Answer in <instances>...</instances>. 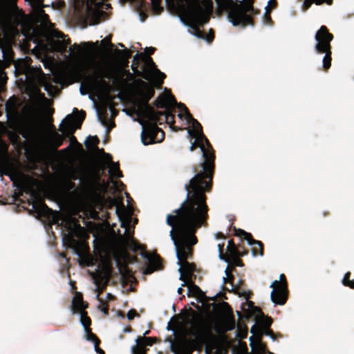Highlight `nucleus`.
<instances>
[{"mask_svg":"<svg viewBox=\"0 0 354 354\" xmlns=\"http://www.w3.org/2000/svg\"><path fill=\"white\" fill-rule=\"evenodd\" d=\"M279 281H277V280H275L274 281H273L271 285H270V287H272V286H279V283H281L283 284H285L286 285V287H288V283H287V281H286V276L283 274H280V277H279Z\"/></svg>","mask_w":354,"mask_h":354,"instance_id":"obj_43","label":"nucleus"},{"mask_svg":"<svg viewBox=\"0 0 354 354\" xmlns=\"http://www.w3.org/2000/svg\"><path fill=\"white\" fill-rule=\"evenodd\" d=\"M127 317L129 320H132L136 317H139L140 315L138 313V312L135 309H131L127 313Z\"/></svg>","mask_w":354,"mask_h":354,"instance_id":"obj_47","label":"nucleus"},{"mask_svg":"<svg viewBox=\"0 0 354 354\" xmlns=\"http://www.w3.org/2000/svg\"><path fill=\"white\" fill-rule=\"evenodd\" d=\"M71 44L70 39L66 40L63 39L62 41H57L58 50L62 53L66 52L68 48V46Z\"/></svg>","mask_w":354,"mask_h":354,"instance_id":"obj_40","label":"nucleus"},{"mask_svg":"<svg viewBox=\"0 0 354 354\" xmlns=\"http://www.w3.org/2000/svg\"><path fill=\"white\" fill-rule=\"evenodd\" d=\"M145 50L147 54L150 55L154 53L156 48L153 47H147Z\"/></svg>","mask_w":354,"mask_h":354,"instance_id":"obj_55","label":"nucleus"},{"mask_svg":"<svg viewBox=\"0 0 354 354\" xmlns=\"http://www.w3.org/2000/svg\"><path fill=\"white\" fill-rule=\"evenodd\" d=\"M178 354H180L181 352V337H182V328L183 326L180 319H181V313H178Z\"/></svg>","mask_w":354,"mask_h":354,"instance_id":"obj_41","label":"nucleus"},{"mask_svg":"<svg viewBox=\"0 0 354 354\" xmlns=\"http://www.w3.org/2000/svg\"><path fill=\"white\" fill-rule=\"evenodd\" d=\"M324 53H325V55L323 58V68L325 70V71H328L330 66H331V60H332V57H331V55H332V51H331V48H328L326 50V52H324Z\"/></svg>","mask_w":354,"mask_h":354,"instance_id":"obj_30","label":"nucleus"},{"mask_svg":"<svg viewBox=\"0 0 354 354\" xmlns=\"http://www.w3.org/2000/svg\"><path fill=\"white\" fill-rule=\"evenodd\" d=\"M36 75L37 76V79H38V81L39 82V83L44 86V88L46 91H48V85H46L45 84V82H46V75L44 74V73L43 72V71L41 70V68H39V69H37L36 71Z\"/></svg>","mask_w":354,"mask_h":354,"instance_id":"obj_37","label":"nucleus"},{"mask_svg":"<svg viewBox=\"0 0 354 354\" xmlns=\"http://www.w3.org/2000/svg\"><path fill=\"white\" fill-rule=\"evenodd\" d=\"M102 44H107V45H109L111 46H113V44L111 42L110 39H109L108 38H105V39H102Z\"/></svg>","mask_w":354,"mask_h":354,"instance_id":"obj_59","label":"nucleus"},{"mask_svg":"<svg viewBox=\"0 0 354 354\" xmlns=\"http://www.w3.org/2000/svg\"><path fill=\"white\" fill-rule=\"evenodd\" d=\"M98 308L101 310V311L105 314V315H108L109 313V305L104 302V304H102L100 306H98Z\"/></svg>","mask_w":354,"mask_h":354,"instance_id":"obj_49","label":"nucleus"},{"mask_svg":"<svg viewBox=\"0 0 354 354\" xmlns=\"http://www.w3.org/2000/svg\"><path fill=\"white\" fill-rule=\"evenodd\" d=\"M158 341L156 337H138L136 339V345L133 346H140V348L144 351V353L147 354V349L145 348L146 346H152Z\"/></svg>","mask_w":354,"mask_h":354,"instance_id":"obj_25","label":"nucleus"},{"mask_svg":"<svg viewBox=\"0 0 354 354\" xmlns=\"http://www.w3.org/2000/svg\"><path fill=\"white\" fill-rule=\"evenodd\" d=\"M140 346H132L131 347V352H132V354H146V353H144V351H142L140 348Z\"/></svg>","mask_w":354,"mask_h":354,"instance_id":"obj_50","label":"nucleus"},{"mask_svg":"<svg viewBox=\"0 0 354 354\" xmlns=\"http://www.w3.org/2000/svg\"><path fill=\"white\" fill-rule=\"evenodd\" d=\"M225 274L227 276V277H223V283H232L234 279V277L232 274H230V272L228 270V267L225 270Z\"/></svg>","mask_w":354,"mask_h":354,"instance_id":"obj_46","label":"nucleus"},{"mask_svg":"<svg viewBox=\"0 0 354 354\" xmlns=\"http://www.w3.org/2000/svg\"><path fill=\"white\" fill-rule=\"evenodd\" d=\"M67 184H68V187L70 189L75 188V183L74 182H73L72 180H68Z\"/></svg>","mask_w":354,"mask_h":354,"instance_id":"obj_61","label":"nucleus"},{"mask_svg":"<svg viewBox=\"0 0 354 354\" xmlns=\"http://www.w3.org/2000/svg\"><path fill=\"white\" fill-rule=\"evenodd\" d=\"M88 307L83 300V296L80 292H76L72 301V310L74 313H78L84 310Z\"/></svg>","mask_w":354,"mask_h":354,"instance_id":"obj_21","label":"nucleus"},{"mask_svg":"<svg viewBox=\"0 0 354 354\" xmlns=\"http://www.w3.org/2000/svg\"><path fill=\"white\" fill-rule=\"evenodd\" d=\"M0 175L2 180L3 179V175L8 176L10 180L12 182L14 187L18 188L21 186V183L19 180V173L12 165L6 163L3 170L0 169Z\"/></svg>","mask_w":354,"mask_h":354,"instance_id":"obj_17","label":"nucleus"},{"mask_svg":"<svg viewBox=\"0 0 354 354\" xmlns=\"http://www.w3.org/2000/svg\"><path fill=\"white\" fill-rule=\"evenodd\" d=\"M168 104H169L168 100L165 97H163L161 96H159L158 97H157V99L154 101V104L157 108L165 109V110L163 112H166L169 115H173L174 117V115L169 113V111L167 109Z\"/></svg>","mask_w":354,"mask_h":354,"instance_id":"obj_29","label":"nucleus"},{"mask_svg":"<svg viewBox=\"0 0 354 354\" xmlns=\"http://www.w3.org/2000/svg\"><path fill=\"white\" fill-rule=\"evenodd\" d=\"M80 314V321L84 329L90 328V326L91 324V319L87 315V313L85 310H82L79 312Z\"/></svg>","mask_w":354,"mask_h":354,"instance_id":"obj_31","label":"nucleus"},{"mask_svg":"<svg viewBox=\"0 0 354 354\" xmlns=\"http://www.w3.org/2000/svg\"><path fill=\"white\" fill-rule=\"evenodd\" d=\"M173 213L175 214H169L167 216V223L171 227L170 236L175 246L176 252L177 253V209H174Z\"/></svg>","mask_w":354,"mask_h":354,"instance_id":"obj_20","label":"nucleus"},{"mask_svg":"<svg viewBox=\"0 0 354 354\" xmlns=\"http://www.w3.org/2000/svg\"><path fill=\"white\" fill-rule=\"evenodd\" d=\"M32 207L39 215L49 218L53 214V210L42 201L33 203Z\"/></svg>","mask_w":354,"mask_h":354,"instance_id":"obj_26","label":"nucleus"},{"mask_svg":"<svg viewBox=\"0 0 354 354\" xmlns=\"http://www.w3.org/2000/svg\"><path fill=\"white\" fill-rule=\"evenodd\" d=\"M163 122L171 123V127L174 131H177L174 126L175 120L169 119L167 120L152 121L142 124V131L141 133V140L144 145L153 144L156 142H161L165 138V132L157 126V123L162 124Z\"/></svg>","mask_w":354,"mask_h":354,"instance_id":"obj_5","label":"nucleus"},{"mask_svg":"<svg viewBox=\"0 0 354 354\" xmlns=\"http://www.w3.org/2000/svg\"><path fill=\"white\" fill-rule=\"evenodd\" d=\"M8 4L11 6H15L17 5V0H4Z\"/></svg>","mask_w":354,"mask_h":354,"instance_id":"obj_60","label":"nucleus"},{"mask_svg":"<svg viewBox=\"0 0 354 354\" xmlns=\"http://www.w3.org/2000/svg\"><path fill=\"white\" fill-rule=\"evenodd\" d=\"M100 344H99V342L95 343V351H96L97 354H105L104 351L101 348H100Z\"/></svg>","mask_w":354,"mask_h":354,"instance_id":"obj_52","label":"nucleus"},{"mask_svg":"<svg viewBox=\"0 0 354 354\" xmlns=\"http://www.w3.org/2000/svg\"><path fill=\"white\" fill-rule=\"evenodd\" d=\"M238 294L239 295V296L244 297L247 300H248L250 298L251 295H252V293L250 292H246L245 290H243L242 292H239Z\"/></svg>","mask_w":354,"mask_h":354,"instance_id":"obj_51","label":"nucleus"},{"mask_svg":"<svg viewBox=\"0 0 354 354\" xmlns=\"http://www.w3.org/2000/svg\"><path fill=\"white\" fill-rule=\"evenodd\" d=\"M325 0H304L302 5L303 11H306L308 10L312 4L315 3L317 5H321L324 3Z\"/></svg>","mask_w":354,"mask_h":354,"instance_id":"obj_38","label":"nucleus"},{"mask_svg":"<svg viewBox=\"0 0 354 354\" xmlns=\"http://www.w3.org/2000/svg\"><path fill=\"white\" fill-rule=\"evenodd\" d=\"M107 202L109 203V208L110 209L116 205V201L111 198H108Z\"/></svg>","mask_w":354,"mask_h":354,"instance_id":"obj_54","label":"nucleus"},{"mask_svg":"<svg viewBox=\"0 0 354 354\" xmlns=\"http://www.w3.org/2000/svg\"><path fill=\"white\" fill-rule=\"evenodd\" d=\"M266 346L261 341H259L257 345L256 354L257 353H266Z\"/></svg>","mask_w":354,"mask_h":354,"instance_id":"obj_45","label":"nucleus"},{"mask_svg":"<svg viewBox=\"0 0 354 354\" xmlns=\"http://www.w3.org/2000/svg\"><path fill=\"white\" fill-rule=\"evenodd\" d=\"M140 71H149L150 76L147 80L156 79L159 85L162 84L163 80L166 77L165 73L159 71L153 59L149 56L145 55L144 64L142 66Z\"/></svg>","mask_w":354,"mask_h":354,"instance_id":"obj_11","label":"nucleus"},{"mask_svg":"<svg viewBox=\"0 0 354 354\" xmlns=\"http://www.w3.org/2000/svg\"><path fill=\"white\" fill-rule=\"evenodd\" d=\"M334 37L328 28L322 26L315 34V39L317 41L315 48L317 53L323 54L327 49L332 48L330 42Z\"/></svg>","mask_w":354,"mask_h":354,"instance_id":"obj_10","label":"nucleus"},{"mask_svg":"<svg viewBox=\"0 0 354 354\" xmlns=\"http://www.w3.org/2000/svg\"><path fill=\"white\" fill-rule=\"evenodd\" d=\"M106 286H107L106 283H104L102 284H99L98 283H97L96 291L97 292V295L96 298L100 301V303L102 304H104V301H103L102 299L100 298V295L106 289Z\"/></svg>","mask_w":354,"mask_h":354,"instance_id":"obj_39","label":"nucleus"},{"mask_svg":"<svg viewBox=\"0 0 354 354\" xmlns=\"http://www.w3.org/2000/svg\"><path fill=\"white\" fill-rule=\"evenodd\" d=\"M344 286L354 289V280H350L348 283L344 282Z\"/></svg>","mask_w":354,"mask_h":354,"instance_id":"obj_58","label":"nucleus"},{"mask_svg":"<svg viewBox=\"0 0 354 354\" xmlns=\"http://www.w3.org/2000/svg\"><path fill=\"white\" fill-rule=\"evenodd\" d=\"M350 277H351V272H347L344 274V279L342 280V283L344 285V282L345 283H348L351 280Z\"/></svg>","mask_w":354,"mask_h":354,"instance_id":"obj_53","label":"nucleus"},{"mask_svg":"<svg viewBox=\"0 0 354 354\" xmlns=\"http://www.w3.org/2000/svg\"><path fill=\"white\" fill-rule=\"evenodd\" d=\"M104 168H100L97 171H93L88 178L84 183L81 188L83 194H91L96 191L97 186L99 185L101 175L104 172Z\"/></svg>","mask_w":354,"mask_h":354,"instance_id":"obj_14","label":"nucleus"},{"mask_svg":"<svg viewBox=\"0 0 354 354\" xmlns=\"http://www.w3.org/2000/svg\"><path fill=\"white\" fill-rule=\"evenodd\" d=\"M101 151L107 158V160L111 163V167L109 170V173L111 176L115 178H120L123 176L122 171L120 169L118 162H114L112 161V156L110 153H105L103 149Z\"/></svg>","mask_w":354,"mask_h":354,"instance_id":"obj_23","label":"nucleus"},{"mask_svg":"<svg viewBox=\"0 0 354 354\" xmlns=\"http://www.w3.org/2000/svg\"><path fill=\"white\" fill-rule=\"evenodd\" d=\"M106 299L109 301L111 300H113L114 299V296L113 295H111V293H107L106 294Z\"/></svg>","mask_w":354,"mask_h":354,"instance_id":"obj_64","label":"nucleus"},{"mask_svg":"<svg viewBox=\"0 0 354 354\" xmlns=\"http://www.w3.org/2000/svg\"><path fill=\"white\" fill-rule=\"evenodd\" d=\"M90 13H92L95 17V21L93 24H97L100 22V17L97 13H95L94 11L91 10Z\"/></svg>","mask_w":354,"mask_h":354,"instance_id":"obj_56","label":"nucleus"},{"mask_svg":"<svg viewBox=\"0 0 354 354\" xmlns=\"http://www.w3.org/2000/svg\"><path fill=\"white\" fill-rule=\"evenodd\" d=\"M145 58V55L144 53H136L133 58L131 69L136 76L147 80L150 76L149 72L140 71V70L138 69L140 62H144Z\"/></svg>","mask_w":354,"mask_h":354,"instance_id":"obj_18","label":"nucleus"},{"mask_svg":"<svg viewBox=\"0 0 354 354\" xmlns=\"http://www.w3.org/2000/svg\"><path fill=\"white\" fill-rule=\"evenodd\" d=\"M100 143V140L99 138H97V136H89L88 137V141L86 142H85V145L86 147L89 149L91 146H93L94 147H95L97 150L100 151L101 152H102L101 151V149H99L97 147V145Z\"/></svg>","mask_w":354,"mask_h":354,"instance_id":"obj_36","label":"nucleus"},{"mask_svg":"<svg viewBox=\"0 0 354 354\" xmlns=\"http://www.w3.org/2000/svg\"><path fill=\"white\" fill-rule=\"evenodd\" d=\"M130 219L127 218L125 221H122L121 223V227L125 228V232L124 236L122 237L125 243L128 245L129 248L134 252H140L141 257L147 261L145 270L144 272L146 274H150L155 270L160 269L161 267V259L159 255L157 254H150L147 251L145 245L140 244L133 238V232L129 231Z\"/></svg>","mask_w":354,"mask_h":354,"instance_id":"obj_2","label":"nucleus"},{"mask_svg":"<svg viewBox=\"0 0 354 354\" xmlns=\"http://www.w3.org/2000/svg\"><path fill=\"white\" fill-rule=\"evenodd\" d=\"M117 53L120 55L121 62L124 67L129 66V59L131 57L132 52L127 49L124 48V50H116Z\"/></svg>","mask_w":354,"mask_h":354,"instance_id":"obj_27","label":"nucleus"},{"mask_svg":"<svg viewBox=\"0 0 354 354\" xmlns=\"http://www.w3.org/2000/svg\"><path fill=\"white\" fill-rule=\"evenodd\" d=\"M234 236H239L246 240L249 245L252 246V252L254 256L263 255V244L261 241L253 239L252 234L241 229H236L234 226Z\"/></svg>","mask_w":354,"mask_h":354,"instance_id":"obj_12","label":"nucleus"},{"mask_svg":"<svg viewBox=\"0 0 354 354\" xmlns=\"http://www.w3.org/2000/svg\"><path fill=\"white\" fill-rule=\"evenodd\" d=\"M167 329L171 334L165 337V342L169 344V347L174 354H177V314L174 315L168 322Z\"/></svg>","mask_w":354,"mask_h":354,"instance_id":"obj_13","label":"nucleus"},{"mask_svg":"<svg viewBox=\"0 0 354 354\" xmlns=\"http://www.w3.org/2000/svg\"><path fill=\"white\" fill-rule=\"evenodd\" d=\"M86 118V112L81 110L79 116L68 115L59 125V131L69 138L71 144H78L77 138L73 136L76 129H80L83 121Z\"/></svg>","mask_w":354,"mask_h":354,"instance_id":"obj_6","label":"nucleus"},{"mask_svg":"<svg viewBox=\"0 0 354 354\" xmlns=\"http://www.w3.org/2000/svg\"><path fill=\"white\" fill-rule=\"evenodd\" d=\"M78 179L77 175L76 173L73 172L71 175V180H75Z\"/></svg>","mask_w":354,"mask_h":354,"instance_id":"obj_63","label":"nucleus"},{"mask_svg":"<svg viewBox=\"0 0 354 354\" xmlns=\"http://www.w3.org/2000/svg\"><path fill=\"white\" fill-rule=\"evenodd\" d=\"M243 256L244 254H241V252L230 255V257L231 258L232 263L233 264V266L236 267L243 266V261L240 259V257Z\"/></svg>","mask_w":354,"mask_h":354,"instance_id":"obj_33","label":"nucleus"},{"mask_svg":"<svg viewBox=\"0 0 354 354\" xmlns=\"http://www.w3.org/2000/svg\"><path fill=\"white\" fill-rule=\"evenodd\" d=\"M165 1L168 12L174 16H177V0ZM151 1L153 9H158L160 6L162 0H151Z\"/></svg>","mask_w":354,"mask_h":354,"instance_id":"obj_22","label":"nucleus"},{"mask_svg":"<svg viewBox=\"0 0 354 354\" xmlns=\"http://www.w3.org/2000/svg\"><path fill=\"white\" fill-rule=\"evenodd\" d=\"M107 116H108V113L105 111H104V118L101 120L102 124L104 126L107 124Z\"/></svg>","mask_w":354,"mask_h":354,"instance_id":"obj_62","label":"nucleus"},{"mask_svg":"<svg viewBox=\"0 0 354 354\" xmlns=\"http://www.w3.org/2000/svg\"><path fill=\"white\" fill-rule=\"evenodd\" d=\"M178 119L185 121V127H178V131L187 130V136L191 142L189 150L193 151L197 147L201 150L203 162L201 164L202 170L196 173L185 184L186 198L178 207V272L179 280L183 281V288H178L179 299L193 297L201 291L193 281L196 264L189 262L194 257V247L198 242L196 235L202 226H207L209 207L207 205L205 192L212 188L215 168L214 150L203 131L198 121L194 119L186 105L178 102Z\"/></svg>","mask_w":354,"mask_h":354,"instance_id":"obj_1","label":"nucleus"},{"mask_svg":"<svg viewBox=\"0 0 354 354\" xmlns=\"http://www.w3.org/2000/svg\"><path fill=\"white\" fill-rule=\"evenodd\" d=\"M227 252L229 255L235 254L236 253L241 252V250L237 248L236 245L234 243L232 239L228 241V244L227 246Z\"/></svg>","mask_w":354,"mask_h":354,"instance_id":"obj_35","label":"nucleus"},{"mask_svg":"<svg viewBox=\"0 0 354 354\" xmlns=\"http://www.w3.org/2000/svg\"><path fill=\"white\" fill-rule=\"evenodd\" d=\"M135 73H131L129 70L124 69L122 74L119 76V80L122 82H127V81H134Z\"/></svg>","mask_w":354,"mask_h":354,"instance_id":"obj_32","label":"nucleus"},{"mask_svg":"<svg viewBox=\"0 0 354 354\" xmlns=\"http://www.w3.org/2000/svg\"><path fill=\"white\" fill-rule=\"evenodd\" d=\"M217 8L216 14L218 16L227 15V19L234 26H238L240 21L238 20L237 15L241 14V7L237 6L238 0H215Z\"/></svg>","mask_w":354,"mask_h":354,"instance_id":"obj_8","label":"nucleus"},{"mask_svg":"<svg viewBox=\"0 0 354 354\" xmlns=\"http://www.w3.org/2000/svg\"><path fill=\"white\" fill-rule=\"evenodd\" d=\"M89 77L93 80L97 86L109 87V84L104 79L110 80L112 77V75L108 70L100 66H97V71L91 76H89Z\"/></svg>","mask_w":354,"mask_h":354,"instance_id":"obj_16","label":"nucleus"},{"mask_svg":"<svg viewBox=\"0 0 354 354\" xmlns=\"http://www.w3.org/2000/svg\"><path fill=\"white\" fill-rule=\"evenodd\" d=\"M44 7L38 6L34 10L37 17L43 23L48 24L50 22V18L48 15H47L44 10Z\"/></svg>","mask_w":354,"mask_h":354,"instance_id":"obj_28","label":"nucleus"},{"mask_svg":"<svg viewBox=\"0 0 354 354\" xmlns=\"http://www.w3.org/2000/svg\"><path fill=\"white\" fill-rule=\"evenodd\" d=\"M138 83L143 86V90L140 91V97L142 102L145 106V114L148 120L152 121L167 120L169 119H174V116L169 115L166 112L156 110L153 107L149 105V101L153 97L155 94L154 88L146 83L145 82L138 80Z\"/></svg>","mask_w":354,"mask_h":354,"instance_id":"obj_4","label":"nucleus"},{"mask_svg":"<svg viewBox=\"0 0 354 354\" xmlns=\"http://www.w3.org/2000/svg\"><path fill=\"white\" fill-rule=\"evenodd\" d=\"M224 245L225 244L223 243L218 245L219 258L222 260H225L226 262H229V259L223 254Z\"/></svg>","mask_w":354,"mask_h":354,"instance_id":"obj_44","label":"nucleus"},{"mask_svg":"<svg viewBox=\"0 0 354 354\" xmlns=\"http://www.w3.org/2000/svg\"><path fill=\"white\" fill-rule=\"evenodd\" d=\"M279 286H272L273 290L270 294L272 301L275 305H284L288 299V290L285 284L279 283Z\"/></svg>","mask_w":354,"mask_h":354,"instance_id":"obj_15","label":"nucleus"},{"mask_svg":"<svg viewBox=\"0 0 354 354\" xmlns=\"http://www.w3.org/2000/svg\"><path fill=\"white\" fill-rule=\"evenodd\" d=\"M69 51L71 53H75V51L77 54H79L81 53V48L78 44H74L73 46L69 48Z\"/></svg>","mask_w":354,"mask_h":354,"instance_id":"obj_48","label":"nucleus"},{"mask_svg":"<svg viewBox=\"0 0 354 354\" xmlns=\"http://www.w3.org/2000/svg\"><path fill=\"white\" fill-rule=\"evenodd\" d=\"M215 237L216 239H226V236L223 233V232H217L216 234H215Z\"/></svg>","mask_w":354,"mask_h":354,"instance_id":"obj_57","label":"nucleus"},{"mask_svg":"<svg viewBox=\"0 0 354 354\" xmlns=\"http://www.w3.org/2000/svg\"><path fill=\"white\" fill-rule=\"evenodd\" d=\"M86 333V338L88 341L93 342L94 343V346H95V343L100 344V339L96 336L95 334L93 333L91 331V328L84 329Z\"/></svg>","mask_w":354,"mask_h":354,"instance_id":"obj_34","label":"nucleus"},{"mask_svg":"<svg viewBox=\"0 0 354 354\" xmlns=\"http://www.w3.org/2000/svg\"><path fill=\"white\" fill-rule=\"evenodd\" d=\"M25 1H28L30 3V5L32 6L34 10L38 6H41V7H48V6L44 4V0H25Z\"/></svg>","mask_w":354,"mask_h":354,"instance_id":"obj_42","label":"nucleus"},{"mask_svg":"<svg viewBox=\"0 0 354 354\" xmlns=\"http://www.w3.org/2000/svg\"><path fill=\"white\" fill-rule=\"evenodd\" d=\"M254 0H245V2H237V6L241 7V14L237 15L238 20L241 21L239 26L245 28L247 26H254V22L252 16L257 15L259 12L254 6Z\"/></svg>","mask_w":354,"mask_h":354,"instance_id":"obj_9","label":"nucleus"},{"mask_svg":"<svg viewBox=\"0 0 354 354\" xmlns=\"http://www.w3.org/2000/svg\"><path fill=\"white\" fill-rule=\"evenodd\" d=\"M213 3L212 0H178V18L183 22L190 18L193 12L196 14Z\"/></svg>","mask_w":354,"mask_h":354,"instance_id":"obj_7","label":"nucleus"},{"mask_svg":"<svg viewBox=\"0 0 354 354\" xmlns=\"http://www.w3.org/2000/svg\"><path fill=\"white\" fill-rule=\"evenodd\" d=\"M124 3L129 2L138 13L140 21L144 22L148 17L147 13V2L145 0H121Z\"/></svg>","mask_w":354,"mask_h":354,"instance_id":"obj_19","label":"nucleus"},{"mask_svg":"<svg viewBox=\"0 0 354 354\" xmlns=\"http://www.w3.org/2000/svg\"><path fill=\"white\" fill-rule=\"evenodd\" d=\"M65 138L66 136L62 133V134H59L57 132L54 131L49 137V144L53 149L57 150L63 145Z\"/></svg>","mask_w":354,"mask_h":354,"instance_id":"obj_24","label":"nucleus"},{"mask_svg":"<svg viewBox=\"0 0 354 354\" xmlns=\"http://www.w3.org/2000/svg\"><path fill=\"white\" fill-rule=\"evenodd\" d=\"M212 11L213 3H209L208 7L196 14L192 12L190 15V18L183 21L185 25L188 26V31L191 34L197 38L205 39L209 44L212 43L214 39V31L212 28H210L208 34L206 35L201 28L209 22Z\"/></svg>","mask_w":354,"mask_h":354,"instance_id":"obj_3","label":"nucleus"}]
</instances>
